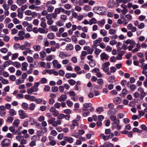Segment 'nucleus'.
Returning <instances> with one entry per match:
<instances>
[{"mask_svg": "<svg viewBox=\"0 0 147 147\" xmlns=\"http://www.w3.org/2000/svg\"><path fill=\"white\" fill-rule=\"evenodd\" d=\"M27 1V0H17L16 3L18 5L21 6L22 4L25 3Z\"/></svg>", "mask_w": 147, "mask_h": 147, "instance_id": "obj_26", "label": "nucleus"}, {"mask_svg": "<svg viewBox=\"0 0 147 147\" xmlns=\"http://www.w3.org/2000/svg\"><path fill=\"white\" fill-rule=\"evenodd\" d=\"M97 23L100 26L102 27L104 26L105 23V20L103 19L100 21H98Z\"/></svg>", "mask_w": 147, "mask_h": 147, "instance_id": "obj_33", "label": "nucleus"}, {"mask_svg": "<svg viewBox=\"0 0 147 147\" xmlns=\"http://www.w3.org/2000/svg\"><path fill=\"white\" fill-rule=\"evenodd\" d=\"M22 106L23 109L24 110H27L28 108V105L26 102H23L22 104Z\"/></svg>", "mask_w": 147, "mask_h": 147, "instance_id": "obj_41", "label": "nucleus"}, {"mask_svg": "<svg viewBox=\"0 0 147 147\" xmlns=\"http://www.w3.org/2000/svg\"><path fill=\"white\" fill-rule=\"evenodd\" d=\"M109 109L108 111L107 114L108 116L114 115L116 114L117 112V109L114 108V105L113 103H110L108 105Z\"/></svg>", "mask_w": 147, "mask_h": 147, "instance_id": "obj_1", "label": "nucleus"}, {"mask_svg": "<svg viewBox=\"0 0 147 147\" xmlns=\"http://www.w3.org/2000/svg\"><path fill=\"white\" fill-rule=\"evenodd\" d=\"M116 33V30L113 29H110L109 31V33L111 35H114Z\"/></svg>", "mask_w": 147, "mask_h": 147, "instance_id": "obj_45", "label": "nucleus"}, {"mask_svg": "<svg viewBox=\"0 0 147 147\" xmlns=\"http://www.w3.org/2000/svg\"><path fill=\"white\" fill-rule=\"evenodd\" d=\"M105 8L102 7H96L93 8L94 12L98 14H102L105 12Z\"/></svg>", "mask_w": 147, "mask_h": 147, "instance_id": "obj_2", "label": "nucleus"}, {"mask_svg": "<svg viewBox=\"0 0 147 147\" xmlns=\"http://www.w3.org/2000/svg\"><path fill=\"white\" fill-rule=\"evenodd\" d=\"M11 143V141L7 139L3 140L1 143L2 147H8Z\"/></svg>", "mask_w": 147, "mask_h": 147, "instance_id": "obj_6", "label": "nucleus"}, {"mask_svg": "<svg viewBox=\"0 0 147 147\" xmlns=\"http://www.w3.org/2000/svg\"><path fill=\"white\" fill-rule=\"evenodd\" d=\"M47 8V11L49 12H52L54 9V7L52 6L46 7Z\"/></svg>", "mask_w": 147, "mask_h": 147, "instance_id": "obj_44", "label": "nucleus"}, {"mask_svg": "<svg viewBox=\"0 0 147 147\" xmlns=\"http://www.w3.org/2000/svg\"><path fill=\"white\" fill-rule=\"evenodd\" d=\"M89 25H92L93 24H96L97 23L96 20L94 18H92L91 20H89Z\"/></svg>", "mask_w": 147, "mask_h": 147, "instance_id": "obj_36", "label": "nucleus"}, {"mask_svg": "<svg viewBox=\"0 0 147 147\" xmlns=\"http://www.w3.org/2000/svg\"><path fill=\"white\" fill-rule=\"evenodd\" d=\"M33 52L29 48H27L25 49V50L23 52V53L24 55H26L28 53L32 54Z\"/></svg>", "mask_w": 147, "mask_h": 147, "instance_id": "obj_19", "label": "nucleus"}, {"mask_svg": "<svg viewBox=\"0 0 147 147\" xmlns=\"http://www.w3.org/2000/svg\"><path fill=\"white\" fill-rule=\"evenodd\" d=\"M59 56L62 59H64L66 57H67V55L63 52H61L59 54Z\"/></svg>", "mask_w": 147, "mask_h": 147, "instance_id": "obj_42", "label": "nucleus"}, {"mask_svg": "<svg viewBox=\"0 0 147 147\" xmlns=\"http://www.w3.org/2000/svg\"><path fill=\"white\" fill-rule=\"evenodd\" d=\"M84 50L87 51L88 54H92L93 51V50L91 49L89 46H85L84 47Z\"/></svg>", "mask_w": 147, "mask_h": 147, "instance_id": "obj_13", "label": "nucleus"}, {"mask_svg": "<svg viewBox=\"0 0 147 147\" xmlns=\"http://www.w3.org/2000/svg\"><path fill=\"white\" fill-rule=\"evenodd\" d=\"M115 2L114 0H110L108 3V5L109 7L112 8L114 7Z\"/></svg>", "mask_w": 147, "mask_h": 147, "instance_id": "obj_25", "label": "nucleus"}, {"mask_svg": "<svg viewBox=\"0 0 147 147\" xmlns=\"http://www.w3.org/2000/svg\"><path fill=\"white\" fill-rule=\"evenodd\" d=\"M38 90V88L32 86L31 88L27 90V92L28 94H31L33 92H37Z\"/></svg>", "mask_w": 147, "mask_h": 147, "instance_id": "obj_10", "label": "nucleus"}, {"mask_svg": "<svg viewBox=\"0 0 147 147\" xmlns=\"http://www.w3.org/2000/svg\"><path fill=\"white\" fill-rule=\"evenodd\" d=\"M21 69L22 71H26L27 70V67L28 66V63L26 62H23L22 64Z\"/></svg>", "mask_w": 147, "mask_h": 147, "instance_id": "obj_21", "label": "nucleus"}, {"mask_svg": "<svg viewBox=\"0 0 147 147\" xmlns=\"http://www.w3.org/2000/svg\"><path fill=\"white\" fill-rule=\"evenodd\" d=\"M56 25L59 27L63 26L64 25V23L61 21L59 20L57 22Z\"/></svg>", "mask_w": 147, "mask_h": 147, "instance_id": "obj_52", "label": "nucleus"}, {"mask_svg": "<svg viewBox=\"0 0 147 147\" xmlns=\"http://www.w3.org/2000/svg\"><path fill=\"white\" fill-rule=\"evenodd\" d=\"M52 64L54 67H57L58 69H60L61 67V65L58 63V61L57 60H54L52 61Z\"/></svg>", "mask_w": 147, "mask_h": 147, "instance_id": "obj_9", "label": "nucleus"}, {"mask_svg": "<svg viewBox=\"0 0 147 147\" xmlns=\"http://www.w3.org/2000/svg\"><path fill=\"white\" fill-rule=\"evenodd\" d=\"M47 79L45 78H42L40 81V83L43 84H45L47 83Z\"/></svg>", "mask_w": 147, "mask_h": 147, "instance_id": "obj_48", "label": "nucleus"}, {"mask_svg": "<svg viewBox=\"0 0 147 147\" xmlns=\"http://www.w3.org/2000/svg\"><path fill=\"white\" fill-rule=\"evenodd\" d=\"M38 30L39 32L40 33H47L48 32V29H45L41 28H39Z\"/></svg>", "mask_w": 147, "mask_h": 147, "instance_id": "obj_28", "label": "nucleus"}, {"mask_svg": "<svg viewBox=\"0 0 147 147\" xmlns=\"http://www.w3.org/2000/svg\"><path fill=\"white\" fill-rule=\"evenodd\" d=\"M49 30H51L53 31L57 32L58 30V29L57 26L55 25L51 26L49 27Z\"/></svg>", "mask_w": 147, "mask_h": 147, "instance_id": "obj_27", "label": "nucleus"}, {"mask_svg": "<svg viewBox=\"0 0 147 147\" xmlns=\"http://www.w3.org/2000/svg\"><path fill=\"white\" fill-rule=\"evenodd\" d=\"M49 124H51V125L54 127H57L59 125V121H55V118L54 117L51 118L48 120Z\"/></svg>", "mask_w": 147, "mask_h": 147, "instance_id": "obj_4", "label": "nucleus"}, {"mask_svg": "<svg viewBox=\"0 0 147 147\" xmlns=\"http://www.w3.org/2000/svg\"><path fill=\"white\" fill-rule=\"evenodd\" d=\"M17 8V6L16 5H12L10 7V9L13 11H15Z\"/></svg>", "mask_w": 147, "mask_h": 147, "instance_id": "obj_61", "label": "nucleus"}, {"mask_svg": "<svg viewBox=\"0 0 147 147\" xmlns=\"http://www.w3.org/2000/svg\"><path fill=\"white\" fill-rule=\"evenodd\" d=\"M16 98L18 99H20L23 98L24 95L22 94H18L16 95Z\"/></svg>", "mask_w": 147, "mask_h": 147, "instance_id": "obj_64", "label": "nucleus"}, {"mask_svg": "<svg viewBox=\"0 0 147 147\" xmlns=\"http://www.w3.org/2000/svg\"><path fill=\"white\" fill-rule=\"evenodd\" d=\"M18 114L20 116V117L21 119H24L25 118L28 117V116L25 113L24 111L22 109L20 110L18 112Z\"/></svg>", "mask_w": 147, "mask_h": 147, "instance_id": "obj_5", "label": "nucleus"}, {"mask_svg": "<svg viewBox=\"0 0 147 147\" xmlns=\"http://www.w3.org/2000/svg\"><path fill=\"white\" fill-rule=\"evenodd\" d=\"M47 36L49 39L50 40H53L55 38V35L54 33H50L47 34Z\"/></svg>", "mask_w": 147, "mask_h": 147, "instance_id": "obj_29", "label": "nucleus"}, {"mask_svg": "<svg viewBox=\"0 0 147 147\" xmlns=\"http://www.w3.org/2000/svg\"><path fill=\"white\" fill-rule=\"evenodd\" d=\"M47 131L46 128L45 127L41 129L40 130L38 131H37V135L38 136H40Z\"/></svg>", "mask_w": 147, "mask_h": 147, "instance_id": "obj_17", "label": "nucleus"}, {"mask_svg": "<svg viewBox=\"0 0 147 147\" xmlns=\"http://www.w3.org/2000/svg\"><path fill=\"white\" fill-rule=\"evenodd\" d=\"M23 138V136H17L16 137V139L19 142H20Z\"/></svg>", "mask_w": 147, "mask_h": 147, "instance_id": "obj_59", "label": "nucleus"}, {"mask_svg": "<svg viewBox=\"0 0 147 147\" xmlns=\"http://www.w3.org/2000/svg\"><path fill=\"white\" fill-rule=\"evenodd\" d=\"M107 33L106 31L104 29H101L100 31V34L104 36L106 35Z\"/></svg>", "mask_w": 147, "mask_h": 147, "instance_id": "obj_47", "label": "nucleus"}, {"mask_svg": "<svg viewBox=\"0 0 147 147\" xmlns=\"http://www.w3.org/2000/svg\"><path fill=\"white\" fill-rule=\"evenodd\" d=\"M10 64L9 62L6 61L3 64L0 66V68L2 69H4L6 67L8 66Z\"/></svg>", "mask_w": 147, "mask_h": 147, "instance_id": "obj_22", "label": "nucleus"}, {"mask_svg": "<svg viewBox=\"0 0 147 147\" xmlns=\"http://www.w3.org/2000/svg\"><path fill=\"white\" fill-rule=\"evenodd\" d=\"M25 34V32L24 31L21 30L19 31L18 35L19 36V38L20 40H23L24 38V35Z\"/></svg>", "mask_w": 147, "mask_h": 147, "instance_id": "obj_15", "label": "nucleus"}, {"mask_svg": "<svg viewBox=\"0 0 147 147\" xmlns=\"http://www.w3.org/2000/svg\"><path fill=\"white\" fill-rule=\"evenodd\" d=\"M89 65L92 67H94L95 65V61L93 60H91L89 62Z\"/></svg>", "mask_w": 147, "mask_h": 147, "instance_id": "obj_49", "label": "nucleus"}, {"mask_svg": "<svg viewBox=\"0 0 147 147\" xmlns=\"http://www.w3.org/2000/svg\"><path fill=\"white\" fill-rule=\"evenodd\" d=\"M35 138H37V137L36 135H34L32 136L31 140H33L29 144V146L30 147H33L36 145V143L35 141L34 140V139Z\"/></svg>", "mask_w": 147, "mask_h": 147, "instance_id": "obj_16", "label": "nucleus"}, {"mask_svg": "<svg viewBox=\"0 0 147 147\" xmlns=\"http://www.w3.org/2000/svg\"><path fill=\"white\" fill-rule=\"evenodd\" d=\"M19 56V53H15L12 54L11 56V60H14L18 57Z\"/></svg>", "mask_w": 147, "mask_h": 147, "instance_id": "obj_38", "label": "nucleus"}, {"mask_svg": "<svg viewBox=\"0 0 147 147\" xmlns=\"http://www.w3.org/2000/svg\"><path fill=\"white\" fill-rule=\"evenodd\" d=\"M13 119V117L11 116L9 117L7 119V121L9 123H11L12 122Z\"/></svg>", "mask_w": 147, "mask_h": 147, "instance_id": "obj_60", "label": "nucleus"}, {"mask_svg": "<svg viewBox=\"0 0 147 147\" xmlns=\"http://www.w3.org/2000/svg\"><path fill=\"white\" fill-rule=\"evenodd\" d=\"M20 123V120L18 119H17L14 120L13 123V125L14 127H17L18 126Z\"/></svg>", "mask_w": 147, "mask_h": 147, "instance_id": "obj_32", "label": "nucleus"}, {"mask_svg": "<svg viewBox=\"0 0 147 147\" xmlns=\"http://www.w3.org/2000/svg\"><path fill=\"white\" fill-rule=\"evenodd\" d=\"M72 136L78 138H80L81 136L79 135L78 133L74 132L72 134Z\"/></svg>", "mask_w": 147, "mask_h": 147, "instance_id": "obj_51", "label": "nucleus"}, {"mask_svg": "<svg viewBox=\"0 0 147 147\" xmlns=\"http://www.w3.org/2000/svg\"><path fill=\"white\" fill-rule=\"evenodd\" d=\"M10 39V37L9 36L5 35L3 37V40L4 41L8 42Z\"/></svg>", "mask_w": 147, "mask_h": 147, "instance_id": "obj_58", "label": "nucleus"}, {"mask_svg": "<svg viewBox=\"0 0 147 147\" xmlns=\"http://www.w3.org/2000/svg\"><path fill=\"white\" fill-rule=\"evenodd\" d=\"M102 40V38H98L97 39L94 40L93 41V46L95 47H98L99 46L100 43Z\"/></svg>", "mask_w": 147, "mask_h": 147, "instance_id": "obj_11", "label": "nucleus"}, {"mask_svg": "<svg viewBox=\"0 0 147 147\" xmlns=\"http://www.w3.org/2000/svg\"><path fill=\"white\" fill-rule=\"evenodd\" d=\"M66 102L67 106L69 107L72 106L73 105V102L69 100H67Z\"/></svg>", "mask_w": 147, "mask_h": 147, "instance_id": "obj_55", "label": "nucleus"}, {"mask_svg": "<svg viewBox=\"0 0 147 147\" xmlns=\"http://www.w3.org/2000/svg\"><path fill=\"white\" fill-rule=\"evenodd\" d=\"M101 59L102 60H108L109 57L105 53H102L100 55Z\"/></svg>", "mask_w": 147, "mask_h": 147, "instance_id": "obj_20", "label": "nucleus"}, {"mask_svg": "<svg viewBox=\"0 0 147 147\" xmlns=\"http://www.w3.org/2000/svg\"><path fill=\"white\" fill-rule=\"evenodd\" d=\"M36 105L34 103H32L30 104L28 108L29 110L33 111Z\"/></svg>", "mask_w": 147, "mask_h": 147, "instance_id": "obj_43", "label": "nucleus"}, {"mask_svg": "<svg viewBox=\"0 0 147 147\" xmlns=\"http://www.w3.org/2000/svg\"><path fill=\"white\" fill-rule=\"evenodd\" d=\"M68 82L69 84L71 86L74 85L76 83V81L72 79H69L68 80Z\"/></svg>", "mask_w": 147, "mask_h": 147, "instance_id": "obj_46", "label": "nucleus"}, {"mask_svg": "<svg viewBox=\"0 0 147 147\" xmlns=\"http://www.w3.org/2000/svg\"><path fill=\"white\" fill-rule=\"evenodd\" d=\"M67 50H72L74 49V47L73 45L71 44H67L65 48Z\"/></svg>", "mask_w": 147, "mask_h": 147, "instance_id": "obj_30", "label": "nucleus"}, {"mask_svg": "<svg viewBox=\"0 0 147 147\" xmlns=\"http://www.w3.org/2000/svg\"><path fill=\"white\" fill-rule=\"evenodd\" d=\"M64 117L65 115L63 114H60L58 116L57 120L59 121V125H61L62 122L61 119L64 118Z\"/></svg>", "mask_w": 147, "mask_h": 147, "instance_id": "obj_18", "label": "nucleus"}, {"mask_svg": "<svg viewBox=\"0 0 147 147\" xmlns=\"http://www.w3.org/2000/svg\"><path fill=\"white\" fill-rule=\"evenodd\" d=\"M67 96L65 94H63L61 95L58 98V100L59 102L64 101L67 99Z\"/></svg>", "mask_w": 147, "mask_h": 147, "instance_id": "obj_14", "label": "nucleus"}, {"mask_svg": "<svg viewBox=\"0 0 147 147\" xmlns=\"http://www.w3.org/2000/svg\"><path fill=\"white\" fill-rule=\"evenodd\" d=\"M9 61L11 62L10 64L13 65V66L16 67L17 68H20L21 66V64L19 62H18L15 61L13 62L11 60H9Z\"/></svg>", "mask_w": 147, "mask_h": 147, "instance_id": "obj_12", "label": "nucleus"}, {"mask_svg": "<svg viewBox=\"0 0 147 147\" xmlns=\"http://www.w3.org/2000/svg\"><path fill=\"white\" fill-rule=\"evenodd\" d=\"M84 107L82 109V110L83 111H86L87 110L86 108H88L89 107H91L92 106V104L89 103H85L83 104Z\"/></svg>", "mask_w": 147, "mask_h": 147, "instance_id": "obj_23", "label": "nucleus"}, {"mask_svg": "<svg viewBox=\"0 0 147 147\" xmlns=\"http://www.w3.org/2000/svg\"><path fill=\"white\" fill-rule=\"evenodd\" d=\"M51 90L53 92H56L58 90V88L56 86H53L51 88Z\"/></svg>", "mask_w": 147, "mask_h": 147, "instance_id": "obj_62", "label": "nucleus"}, {"mask_svg": "<svg viewBox=\"0 0 147 147\" xmlns=\"http://www.w3.org/2000/svg\"><path fill=\"white\" fill-rule=\"evenodd\" d=\"M114 101L117 104H119L121 102V98L120 97H117L114 98Z\"/></svg>", "mask_w": 147, "mask_h": 147, "instance_id": "obj_57", "label": "nucleus"}, {"mask_svg": "<svg viewBox=\"0 0 147 147\" xmlns=\"http://www.w3.org/2000/svg\"><path fill=\"white\" fill-rule=\"evenodd\" d=\"M100 138L103 139L104 140L106 141L109 139V137L108 136H105L104 134H102L100 135Z\"/></svg>", "mask_w": 147, "mask_h": 147, "instance_id": "obj_37", "label": "nucleus"}, {"mask_svg": "<svg viewBox=\"0 0 147 147\" xmlns=\"http://www.w3.org/2000/svg\"><path fill=\"white\" fill-rule=\"evenodd\" d=\"M67 16L65 15H61L60 17V18L63 22H65L67 20Z\"/></svg>", "mask_w": 147, "mask_h": 147, "instance_id": "obj_63", "label": "nucleus"}, {"mask_svg": "<svg viewBox=\"0 0 147 147\" xmlns=\"http://www.w3.org/2000/svg\"><path fill=\"white\" fill-rule=\"evenodd\" d=\"M68 93L70 96H76V94L73 91H70L68 92Z\"/></svg>", "mask_w": 147, "mask_h": 147, "instance_id": "obj_56", "label": "nucleus"}, {"mask_svg": "<svg viewBox=\"0 0 147 147\" xmlns=\"http://www.w3.org/2000/svg\"><path fill=\"white\" fill-rule=\"evenodd\" d=\"M87 55V52L85 51H82L81 53L80 56L81 59L83 60L84 59L85 56Z\"/></svg>", "mask_w": 147, "mask_h": 147, "instance_id": "obj_35", "label": "nucleus"}, {"mask_svg": "<svg viewBox=\"0 0 147 147\" xmlns=\"http://www.w3.org/2000/svg\"><path fill=\"white\" fill-rule=\"evenodd\" d=\"M27 30L29 32H31L32 30V24H30L26 28Z\"/></svg>", "mask_w": 147, "mask_h": 147, "instance_id": "obj_50", "label": "nucleus"}, {"mask_svg": "<svg viewBox=\"0 0 147 147\" xmlns=\"http://www.w3.org/2000/svg\"><path fill=\"white\" fill-rule=\"evenodd\" d=\"M64 139L65 140L67 141L69 143H71L73 142V139L71 137L68 138L65 136L64 138Z\"/></svg>", "mask_w": 147, "mask_h": 147, "instance_id": "obj_40", "label": "nucleus"}, {"mask_svg": "<svg viewBox=\"0 0 147 147\" xmlns=\"http://www.w3.org/2000/svg\"><path fill=\"white\" fill-rule=\"evenodd\" d=\"M41 46L39 45H35L33 46V48L36 51H39L41 50Z\"/></svg>", "mask_w": 147, "mask_h": 147, "instance_id": "obj_31", "label": "nucleus"}, {"mask_svg": "<svg viewBox=\"0 0 147 147\" xmlns=\"http://www.w3.org/2000/svg\"><path fill=\"white\" fill-rule=\"evenodd\" d=\"M141 67L142 69V72L146 71L147 70V64L143 63L141 66Z\"/></svg>", "mask_w": 147, "mask_h": 147, "instance_id": "obj_34", "label": "nucleus"}, {"mask_svg": "<svg viewBox=\"0 0 147 147\" xmlns=\"http://www.w3.org/2000/svg\"><path fill=\"white\" fill-rule=\"evenodd\" d=\"M110 119L112 121H114L113 122L111 123L112 125H113L114 124H118L119 123V120L116 118V116L114 115L110 116Z\"/></svg>", "mask_w": 147, "mask_h": 147, "instance_id": "obj_7", "label": "nucleus"}, {"mask_svg": "<svg viewBox=\"0 0 147 147\" xmlns=\"http://www.w3.org/2000/svg\"><path fill=\"white\" fill-rule=\"evenodd\" d=\"M125 42L126 44L130 45L127 47L129 51L132 50V48L135 47L136 45L135 41L132 39H128Z\"/></svg>", "mask_w": 147, "mask_h": 147, "instance_id": "obj_3", "label": "nucleus"}, {"mask_svg": "<svg viewBox=\"0 0 147 147\" xmlns=\"http://www.w3.org/2000/svg\"><path fill=\"white\" fill-rule=\"evenodd\" d=\"M98 35L96 33H93L92 34L91 36V38L93 40H95L97 37Z\"/></svg>", "mask_w": 147, "mask_h": 147, "instance_id": "obj_54", "label": "nucleus"}, {"mask_svg": "<svg viewBox=\"0 0 147 147\" xmlns=\"http://www.w3.org/2000/svg\"><path fill=\"white\" fill-rule=\"evenodd\" d=\"M40 59L42 61L44 60V58L46 56V53L43 51H41L40 52Z\"/></svg>", "mask_w": 147, "mask_h": 147, "instance_id": "obj_24", "label": "nucleus"}, {"mask_svg": "<svg viewBox=\"0 0 147 147\" xmlns=\"http://www.w3.org/2000/svg\"><path fill=\"white\" fill-rule=\"evenodd\" d=\"M40 26L44 28H45L47 27V24L45 20L42 21L40 24Z\"/></svg>", "mask_w": 147, "mask_h": 147, "instance_id": "obj_53", "label": "nucleus"}, {"mask_svg": "<svg viewBox=\"0 0 147 147\" xmlns=\"http://www.w3.org/2000/svg\"><path fill=\"white\" fill-rule=\"evenodd\" d=\"M110 65V63L109 62H106L104 63L102 66V68L103 70L105 72H107L109 70V66Z\"/></svg>", "mask_w": 147, "mask_h": 147, "instance_id": "obj_8", "label": "nucleus"}, {"mask_svg": "<svg viewBox=\"0 0 147 147\" xmlns=\"http://www.w3.org/2000/svg\"><path fill=\"white\" fill-rule=\"evenodd\" d=\"M9 113L10 115L11 116H14L16 114V113L15 110L13 109H11L9 110Z\"/></svg>", "mask_w": 147, "mask_h": 147, "instance_id": "obj_39", "label": "nucleus"}]
</instances>
